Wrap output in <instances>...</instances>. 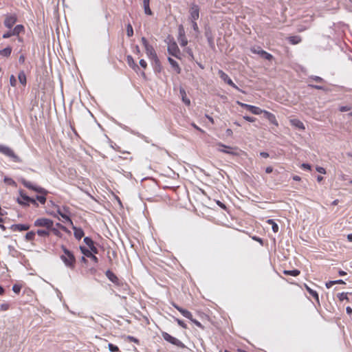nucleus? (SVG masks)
<instances>
[{
	"label": "nucleus",
	"instance_id": "obj_1",
	"mask_svg": "<svg viewBox=\"0 0 352 352\" xmlns=\"http://www.w3.org/2000/svg\"><path fill=\"white\" fill-rule=\"evenodd\" d=\"M21 183L27 188L32 190L36 192L41 194V195H37L36 197V201H39L41 204H45L46 202V195L48 193V191L45 188L35 186L32 184L30 182L26 180L25 179H21Z\"/></svg>",
	"mask_w": 352,
	"mask_h": 352
},
{
	"label": "nucleus",
	"instance_id": "obj_2",
	"mask_svg": "<svg viewBox=\"0 0 352 352\" xmlns=\"http://www.w3.org/2000/svg\"><path fill=\"white\" fill-rule=\"evenodd\" d=\"M63 254L60 255V259L65 265L70 270H74L76 265V259L72 252L69 250L66 247H61Z\"/></svg>",
	"mask_w": 352,
	"mask_h": 352
},
{
	"label": "nucleus",
	"instance_id": "obj_3",
	"mask_svg": "<svg viewBox=\"0 0 352 352\" xmlns=\"http://www.w3.org/2000/svg\"><path fill=\"white\" fill-rule=\"evenodd\" d=\"M141 41H142V45L144 47L145 52H146V54L148 58L154 62L155 67H158L159 71H160L161 69L160 61L157 57V53H156L155 49L151 44L148 43L147 39L145 37H142Z\"/></svg>",
	"mask_w": 352,
	"mask_h": 352
},
{
	"label": "nucleus",
	"instance_id": "obj_4",
	"mask_svg": "<svg viewBox=\"0 0 352 352\" xmlns=\"http://www.w3.org/2000/svg\"><path fill=\"white\" fill-rule=\"evenodd\" d=\"M0 153L7 157H9L13 162L19 163L21 162V159L15 154L14 151L10 147L0 144Z\"/></svg>",
	"mask_w": 352,
	"mask_h": 352
},
{
	"label": "nucleus",
	"instance_id": "obj_5",
	"mask_svg": "<svg viewBox=\"0 0 352 352\" xmlns=\"http://www.w3.org/2000/svg\"><path fill=\"white\" fill-rule=\"evenodd\" d=\"M20 196L16 199L17 203L23 206H28L30 204L35 206H38V204L35 199L31 198L26 195L23 190L19 191Z\"/></svg>",
	"mask_w": 352,
	"mask_h": 352
},
{
	"label": "nucleus",
	"instance_id": "obj_6",
	"mask_svg": "<svg viewBox=\"0 0 352 352\" xmlns=\"http://www.w3.org/2000/svg\"><path fill=\"white\" fill-rule=\"evenodd\" d=\"M173 307L177 309L178 310L185 318L189 319L190 321H192L197 327L201 329H204V327L202 325V324L199 322L198 320H197L196 319H194L192 318V314H191L190 311L185 309H183L182 307L178 306L176 304H173Z\"/></svg>",
	"mask_w": 352,
	"mask_h": 352
},
{
	"label": "nucleus",
	"instance_id": "obj_7",
	"mask_svg": "<svg viewBox=\"0 0 352 352\" xmlns=\"http://www.w3.org/2000/svg\"><path fill=\"white\" fill-rule=\"evenodd\" d=\"M34 226L44 229H52L54 226V221L45 217L38 218L34 221Z\"/></svg>",
	"mask_w": 352,
	"mask_h": 352
},
{
	"label": "nucleus",
	"instance_id": "obj_8",
	"mask_svg": "<svg viewBox=\"0 0 352 352\" xmlns=\"http://www.w3.org/2000/svg\"><path fill=\"white\" fill-rule=\"evenodd\" d=\"M168 52L170 55L181 59V52L179 49L177 43L174 40L169 41L167 47Z\"/></svg>",
	"mask_w": 352,
	"mask_h": 352
},
{
	"label": "nucleus",
	"instance_id": "obj_9",
	"mask_svg": "<svg viewBox=\"0 0 352 352\" xmlns=\"http://www.w3.org/2000/svg\"><path fill=\"white\" fill-rule=\"evenodd\" d=\"M17 21V16L16 14H7L5 15L3 24L5 27L11 29Z\"/></svg>",
	"mask_w": 352,
	"mask_h": 352
},
{
	"label": "nucleus",
	"instance_id": "obj_10",
	"mask_svg": "<svg viewBox=\"0 0 352 352\" xmlns=\"http://www.w3.org/2000/svg\"><path fill=\"white\" fill-rule=\"evenodd\" d=\"M218 74L219 76V77L225 82H226L228 85H229L230 86L232 87L233 88H234L235 89L239 91H241V92H243L241 89L239 88L238 86H236L234 82L232 80V79L228 76V75L227 74H226L223 70H219L218 72Z\"/></svg>",
	"mask_w": 352,
	"mask_h": 352
},
{
	"label": "nucleus",
	"instance_id": "obj_11",
	"mask_svg": "<svg viewBox=\"0 0 352 352\" xmlns=\"http://www.w3.org/2000/svg\"><path fill=\"white\" fill-rule=\"evenodd\" d=\"M177 41L182 47H185L188 44V39L185 34V31L182 25H179L178 29Z\"/></svg>",
	"mask_w": 352,
	"mask_h": 352
},
{
	"label": "nucleus",
	"instance_id": "obj_12",
	"mask_svg": "<svg viewBox=\"0 0 352 352\" xmlns=\"http://www.w3.org/2000/svg\"><path fill=\"white\" fill-rule=\"evenodd\" d=\"M58 214L71 226H73V221L69 217V211L68 207H63L62 210H57Z\"/></svg>",
	"mask_w": 352,
	"mask_h": 352
},
{
	"label": "nucleus",
	"instance_id": "obj_13",
	"mask_svg": "<svg viewBox=\"0 0 352 352\" xmlns=\"http://www.w3.org/2000/svg\"><path fill=\"white\" fill-rule=\"evenodd\" d=\"M162 336V338L166 341L171 343L173 345H175L177 346H181L182 345V342L180 340H179L176 338H174L173 336H170V334H168L166 332H163Z\"/></svg>",
	"mask_w": 352,
	"mask_h": 352
},
{
	"label": "nucleus",
	"instance_id": "obj_14",
	"mask_svg": "<svg viewBox=\"0 0 352 352\" xmlns=\"http://www.w3.org/2000/svg\"><path fill=\"white\" fill-rule=\"evenodd\" d=\"M80 250L85 256L90 258L95 263H97L98 262V257L95 255L96 254H94L92 251H90L84 246H80Z\"/></svg>",
	"mask_w": 352,
	"mask_h": 352
},
{
	"label": "nucleus",
	"instance_id": "obj_15",
	"mask_svg": "<svg viewBox=\"0 0 352 352\" xmlns=\"http://www.w3.org/2000/svg\"><path fill=\"white\" fill-rule=\"evenodd\" d=\"M190 19L191 21H197L199 17V8L196 4H192L190 8Z\"/></svg>",
	"mask_w": 352,
	"mask_h": 352
},
{
	"label": "nucleus",
	"instance_id": "obj_16",
	"mask_svg": "<svg viewBox=\"0 0 352 352\" xmlns=\"http://www.w3.org/2000/svg\"><path fill=\"white\" fill-rule=\"evenodd\" d=\"M219 146L218 151L221 153H228L233 155H237V153L233 151L234 149L232 147L229 146H226L221 142L217 144Z\"/></svg>",
	"mask_w": 352,
	"mask_h": 352
},
{
	"label": "nucleus",
	"instance_id": "obj_17",
	"mask_svg": "<svg viewBox=\"0 0 352 352\" xmlns=\"http://www.w3.org/2000/svg\"><path fill=\"white\" fill-rule=\"evenodd\" d=\"M30 228L28 224H13L10 226V230L13 232H21L28 230Z\"/></svg>",
	"mask_w": 352,
	"mask_h": 352
},
{
	"label": "nucleus",
	"instance_id": "obj_18",
	"mask_svg": "<svg viewBox=\"0 0 352 352\" xmlns=\"http://www.w3.org/2000/svg\"><path fill=\"white\" fill-rule=\"evenodd\" d=\"M84 243L89 248V250L92 251L94 254L98 253V248L94 245V241L88 236L84 238Z\"/></svg>",
	"mask_w": 352,
	"mask_h": 352
},
{
	"label": "nucleus",
	"instance_id": "obj_19",
	"mask_svg": "<svg viewBox=\"0 0 352 352\" xmlns=\"http://www.w3.org/2000/svg\"><path fill=\"white\" fill-rule=\"evenodd\" d=\"M263 113L264 114L265 117L270 121V123L276 126L278 125L276 116L273 113L265 110H264Z\"/></svg>",
	"mask_w": 352,
	"mask_h": 352
},
{
	"label": "nucleus",
	"instance_id": "obj_20",
	"mask_svg": "<svg viewBox=\"0 0 352 352\" xmlns=\"http://www.w3.org/2000/svg\"><path fill=\"white\" fill-rule=\"evenodd\" d=\"M251 52L254 54H258L261 55L262 57L268 60H271L273 58V56L272 54H269L268 52L263 50H261L259 52H256V50L255 48H252Z\"/></svg>",
	"mask_w": 352,
	"mask_h": 352
},
{
	"label": "nucleus",
	"instance_id": "obj_21",
	"mask_svg": "<svg viewBox=\"0 0 352 352\" xmlns=\"http://www.w3.org/2000/svg\"><path fill=\"white\" fill-rule=\"evenodd\" d=\"M126 63L135 72H138L139 70L138 65L135 63L134 59L131 55H128L126 56Z\"/></svg>",
	"mask_w": 352,
	"mask_h": 352
},
{
	"label": "nucleus",
	"instance_id": "obj_22",
	"mask_svg": "<svg viewBox=\"0 0 352 352\" xmlns=\"http://www.w3.org/2000/svg\"><path fill=\"white\" fill-rule=\"evenodd\" d=\"M72 226L74 230V235L75 238L78 240L81 239L84 236V234H85L82 229L80 228H77V227L74 226V225Z\"/></svg>",
	"mask_w": 352,
	"mask_h": 352
},
{
	"label": "nucleus",
	"instance_id": "obj_23",
	"mask_svg": "<svg viewBox=\"0 0 352 352\" xmlns=\"http://www.w3.org/2000/svg\"><path fill=\"white\" fill-rule=\"evenodd\" d=\"M168 60L170 65H171L172 68L175 71V72L177 74H179L182 72V69H181L179 64L177 63V62L175 61L174 59H173L170 57L168 58Z\"/></svg>",
	"mask_w": 352,
	"mask_h": 352
},
{
	"label": "nucleus",
	"instance_id": "obj_24",
	"mask_svg": "<svg viewBox=\"0 0 352 352\" xmlns=\"http://www.w3.org/2000/svg\"><path fill=\"white\" fill-rule=\"evenodd\" d=\"M150 1L151 0H142L144 13L148 16L153 15V12L150 8Z\"/></svg>",
	"mask_w": 352,
	"mask_h": 352
},
{
	"label": "nucleus",
	"instance_id": "obj_25",
	"mask_svg": "<svg viewBox=\"0 0 352 352\" xmlns=\"http://www.w3.org/2000/svg\"><path fill=\"white\" fill-rule=\"evenodd\" d=\"M12 31L14 36H19L20 34L25 32V27L23 25H16Z\"/></svg>",
	"mask_w": 352,
	"mask_h": 352
},
{
	"label": "nucleus",
	"instance_id": "obj_26",
	"mask_svg": "<svg viewBox=\"0 0 352 352\" xmlns=\"http://www.w3.org/2000/svg\"><path fill=\"white\" fill-rule=\"evenodd\" d=\"M290 123L292 126H294L299 129H301V130L305 129L304 124L298 119H292V120H290Z\"/></svg>",
	"mask_w": 352,
	"mask_h": 352
},
{
	"label": "nucleus",
	"instance_id": "obj_27",
	"mask_svg": "<svg viewBox=\"0 0 352 352\" xmlns=\"http://www.w3.org/2000/svg\"><path fill=\"white\" fill-rule=\"evenodd\" d=\"M107 277L113 283H118V278L117 276L111 270H107L105 273Z\"/></svg>",
	"mask_w": 352,
	"mask_h": 352
},
{
	"label": "nucleus",
	"instance_id": "obj_28",
	"mask_svg": "<svg viewBox=\"0 0 352 352\" xmlns=\"http://www.w3.org/2000/svg\"><path fill=\"white\" fill-rule=\"evenodd\" d=\"M36 233L41 237H48L50 235V229L38 228Z\"/></svg>",
	"mask_w": 352,
	"mask_h": 352
},
{
	"label": "nucleus",
	"instance_id": "obj_29",
	"mask_svg": "<svg viewBox=\"0 0 352 352\" xmlns=\"http://www.w3.org/2000/svg\"><path fill=\"white\" fill-rule=\"evenodd\" d=\"M305 287L306 290L309 292V294L317 301L319 302V296L318 294L316 291L311 289L308 285H305Z\"/></svg>",
	"mask_w": 352,
	"mask_h": 352
},
{
	"label": "nucleus",
	"instance_id": "obj_30",
	"mask_svg": "<svg viewBox=\"0 0 352 352\" xmlns=\"http://www.w3.org/2000/svg\"><path fill=\"white\" fill-rule=\"evenodd\" d=\"M248 111L254 115H260L264 111V110L260 109L259 107L253 105H250Z\"/></svg>",
	"mask_w": 352,
	"mask_h": 352
},
{
	"label": "nucleus",
	"instance_id": "obj_31",
	"mask_svg": "<svg viewBox=\"0 0 352 352\" xmlns=\"http://www.w3.org/2000/svg\"><path fill=\"white\" fill-rule=\"evenodd\" d=\"M289 42L292 45H296L301 42V38L299 36H292L288 38Z\"/></svg>",
	"mask_w": 352,
	"mask_h": 352
},
{
	"label": "nucleus",
	"instance_id": "obj_32",
	"mask_svg": "<svg viewBox=\"0 0 352 352\" xmlns=\"http://www.w3.org/2000/svg\"><path fill=\"white\" fill-rule=\"evenodd\" d=\"M267 223L272 226V230L274 233L278 232L279 228L278 224L274 221V219H268Z\"/></svg>",
	"mask_w": 352,
	"mask_h": 352
},
{
	"label": "nucleus",
	"instance_id": "obj_33",
	"mask_svg": "<svg viewBox=\"0 0 352 352\" xmlns=\"http://www.w3.org/2000/svg\"><path fill=\"white\" fill-rule=\"evenodd\" d=\"M283 274L287 276H297L300 274L298 270H284Z\"/></svg>",
	"mask_w": 352,
	"mask_h": 352
},
{
	"label": "nucleus",
	"instance_id": "obj_34",
	"mask_svg": "<svg viewBox=\"0 0 352 352\" xmlns=\"http://www.w3.org/2000/svg\"><path fill=\"white\" fill-rule=\"evenodd\" d=\"M12 53V48L10 47H7L1 50H0V55L6 57H8L10 56Z\"/></svg>",
	"mask_w": 352,
	"mask_h": 352
},
{
	"label": "nucleus",
	"instance_id": "obj_35",
	"mask_svg": "<svg viewBox=\"0 0 352 352\" xmlns=\"http://www.w3.org/2000/svg\"><path fill=\"white\" fill-rule=\"evenodd\" d=\"M18 78L19 82L25 86L26 85V76L24 72L21 71L19 73Z\"/></svg>",
	"mask_w": 352,
	"mask_h": 352
},
{
	"label": "nucleus",
	"instance_id": "obj_36",
	"mask_svg": "<svg viewBox=\"0 0 352 352\" xmlns=\"http://www.w3.org/2000/svg\"><path fill=\"white\" fill-rule=\"evenodd\" d=\"M36 232L34 231H30L26 233L25 234V239L28 241H34L35 239Z\"/></svg>",
	"mask_w": 352,
	"mask_h": 352
},
{
	"label": "nucleus",
	"instance_id": "obj_37",
	"mask_svg": "<svg viewBox=\"0 0 352 352\" xmlns=\"http://www.w3.org/2000/svg\"><path fill=\"white\" fill-rule=\"evenodd\" d=\"M338 298L340 301H343L344 300L349 301V299L348 298V293L346 292H342L338 294Z\"/></svg>",
	"mask_w": 352,
	"mask_h": 352
},
{
	"label": "nucleus",
	"instance_id": "obj_38",
	"mask_svg": "<svg viewBox=\"0 0 352 352\" xmlns=\"http://www.w3.org/2000/svg\"><path fill=\"white\" fill-rule=\"evenodd\" d=\"M180 92H181V94L182 96V100L184 101V102L186 104H187V105H190V100L188 98H186L185 91L184 90H181Z\"/></svg>",
	"mask_w": 352,
	"mask_h": 352
},
{
	"label": "nucleus",
	"instance_id": "obj_39",
	"mask_svg": "<svg viewBox=\"0 0 352 352\" xmlns=\"http://www.w3.org/2000/svg\"><path fill=\"white\" fill-rule=\"evenodd\" d=\"M108 348L111 352H120L119 348L111 343L108 344Z\"/></svg>",
	"mask_w": 352,
	"mask_h": 352
},
{
	"label": "nucleus",
	"instance_id": "obj_40",
	"mask_svg": "<svg viewBox=\"0 0 352 352\" xmlns=\"http://www.w3.org/2000/svg\"><path fill=\"white\" fill-rule=\"evenodd\" d=\"M126 34L129 37H131L133 34V30L131 24H128L126 27Z\"/></svg>",
	"mask_w": 352,
	"mask_h": 352
},
{
	"label": "nucleus",
	"instance_id": "obj_41",
	"mask_svg": "<svg viewBox=\"0 0 352 352\" xmlns=\"http://www.w3.org/2000/svg\"><path fill=\"white\" fill-rule=\"evenodd\" d=\"M51 233L54 234V235H56L57 236H59V237L61 236L60 232L58 229L54 228V226L52 227V229H50V234Z\"/></svg>",
	"mask_w": 352,
	"mask_h": 352
},
{
	"label": "nucleus",
	"instance_id": "obj_42",
	"mask_svg": "<svg viewBox=\"0 0 352 352\" xmlns=\"http://www.w3.org/2000/svg\"><path fill=\"white\" fill-rule=\"evenodd\" d=\"M175 321L177 322L178 325L180 326L181 327H182L184 329H187V325L183 320L176 318Z\"/></svg>",
	"mask_w": 352,
	"mask_h": 352
},
{
	"label": "nucleus",
	"instance_id": "obj_43",
	"mask_svg": "<svg viewBox=\"0 0 352 352\" xmlns=\"http://www.w3.org/2000/svg\"><path fill=\"white\" fill-rule=\"evenodd\" d=\"M10 309V305L8 303H3L0 306L1 311H7Z\"/></svg>",
	"mask_w": 352,
	"mask_h": 352
},
{
	"label": "nucleus",
	"instance_id": "obj_44",
	"mask_svg": "<svg viewBox=\"0 0 352 352\" xmlns=\"http://www.w3.org/2000/svg\"><path fill=\"white\" fill-rule=\"evenodd\" d=\"M14 36L13 33H12V30H10V31H8L7 32L4 33L3 34V38H8L11 36Z\"/></svg>",
	"mask_w": 352,
	"mask_h": 352
},
{
	"label": "nucleus",
	"instance_id": "obj_45",
	"mask_svg": "<svg viewBox=\"0 0 352 352\" xmlns=\"http://www.w3.org/2000/svg\"><path fill=\"white\" fill-rule=\"evenodd\" d=\"M10 85L12 87H15L16 86V80L15 78V77L12 75L10 78Z\"/></svg>",
	"mask_w": 352,
	"mask_h": 352
},
{
	"label": "nucleus",
	"instance_id": "obj_46",
	"mask_svg": "<svg viewBox=\"0 0 352 352\" xmlns=\"http://www.w3.org/2000/svg\"><path fill=\"white\" fill-rule=\"evenodd\" d=\"M236 103H237V104H239L241 107H243V108L246 109L247 110H248L250 109V104L243 103V102H241L240 101H237Z\"/></svg>",
	"mask_w": 352,
	"mask_h": 352
},
{
	"label": "nucleus",
	"instance_id": "obj_47",
	"mask_svg": "<svg viewBox=\"0 0 352 352\" xmlns=\"http://www.w3.org/2000/svg\"><path fill=\"white\" fill-rule=\"evenodd\" d=\"M243 119L250 122H253L256 120L255 118L248 116H243Z\"/></svg>",
	"mask_w": 352,
	"mask_h": 352
},
{
	"label": "nucleus",
	"instance_id": "obj_48",
	"mask_svg": "<svg viewBox=\"0 0 352 352\" xmlns=\"http://www.w3.org/2000/svg\"><path fill=\"white\" fill-rule=\"evenodd\" d=\"M316 170H317L318 173H321V174H326V170H325V168H323V167H321V166H317V167L316 168Z\"/></svg>",
	"mask_w": 352,
	"mask_h": 352
},
{
	"label": "nucleus",
	"instance_id": "obj_49",
	"mask_svg": "<svg viewBox=\"0 0 352 352\" xmlns=\"http://www.w3.org/2000/svg\"><path fill=\"white\" fill-rule=\"evenodd\" d=\"M12 290L14 293L19 294L21 291V287L17 285H14L12 287Z\"/></svg>",
	"mask_w": 352,
	"mask_h": 352
},
{
	"label": "nucleus",
	"instance_id": "obj_50",
	"mask_svg": "<svg viewBox=\"0 0 352 352\" xmlns=\"http://www.w3.org/2000/svg\"><path fill=\"white\" fill-rule=\"evenodd\" d=\"M351 109V107H348V106H342L340 107L339 110L341 111V112H345V111H348Z\"/></svg>",
	"mask_w": 352,
	"mask_h": 352
},
{
	"label": "nucleus",
	"instance_id": "obj_51",
	"mask_svg": "<svg viewBox=\"0 0 352 352\" xmlns=\"http://www.w3.org/2000/svg\"><path fill=\"white\" fill-rule=\"evenodd\" d=\"M140 65L144 69L147 67V63L144 59L140 60Z\"/></svg>",
	"mask_w": 352,
	"mask_h": 352
},
{
	"label": "nucleus",
	"instance_id": "obj_52",
	"mask_svg": "<svg viewBox=\"0 0 352 352\" xmlns=\"http://www.w3.org/2000/svg\"><path fill=\"white\" fill-rule=\"evenodd\" d=\"M127 339H128L129 341H131V342H135V343H136V344H139V340H138L137 338H134V337H133V336H129L127 337Z\"/></svg>",
	"mask_w": 352,
	"mask_h": 352
},
{
	"label": "nucleus",
	"instance_id": "obj_53",
	"mask_svg": "<svg viewBox=\"0 0 352 352\" xmlns=\"http://www.w3.org/2000/svg\"><path fill=\"white\" fill-rule=\"evenodd\" d=\"M192 28L195 31L198 32L199 28L196 21H191Z\"/></svg>",
	"mask_w": 352,
	"mask_h": 352
},
{
	"label": "nucleus",
	"instance_id": "obj_54",
	"mask_svg": "<svg viewBox=\"0 0 352 352\" xmlns=\"http://www.w3.org/2000/svg\"><path fill=\"white\" fill-rule=\"evenodd\" d=\"M311 79L314 80V81H316L317 82H321L323 81V79L319 76L311 77Z\"/></svg>",
	"mask_w": 352,
	"mask_h": 352
},
{
	"label": "nucleus",
	"instance_id": "obj_55",
	"mask_svg": "<svg viewBox=\"0 0 352 352\" xmlns=\"http://www.w3.org/2000/svg\"><path fill=\"white\" fill-rule=\"evenodd\" d=\"M56 226L65 232H68L67 228L59 223H56Z\"/></svg>",
	"mask_w": 352,
	"mask_h": 352
},
{
	"label": "nucleus",
	"instance_id": "obj_56",
	"mask_svg": "<svg viewBox=\"0 0 352 352\" xmlns=\"http://www.w3.org/2000/svg\"><path fill=\"white\" fill-rule=\"evenodd\" d=\"M325 285H326L327 288H331L333 285H334V281L331 280V281L327 282Z\"/></svg>",
	"mask_w": 352,
	"mask_h": 352
},
{
	"label": "nucleus",
	"instance_id": "obj_57",
	"mask_svg": "<svg viewBox=\"0 0 352 352\" xmlns=\"http://www.w3.org/2000/svg\"><path fill=\"white\" fill-rule=\"evenodd\" d=\"M301 168L307 170H311V166L308 164H302Z\"/></svg>",
	"mask_w": 352,
	"mask_h": 352
},
{
	"label": "nucleus",
	"instance_id": "obj_58",
	"mask_svg": "<svg viewBox=\"0 0 352 352\" xmlns=\"http://www.w3.org/2000/svg\"><path fill=\"white\" fill-rule=\"evenodd\" d=\"M309 87H311L312 88H314V89H318V90H320V89H322L323 87H321V86H319V85H311V84H309Z\"/></svg>",
	"mask_w": 352,
	"mask_h": 352
},
{
	"label": "nucleus",
	"instance_id": "obj_59",
	"mask_svg": "<svg viewBox=\"0 0 352 352\" xmlns=\"http://www.w3.org/2000/svg\"><path fill=\"white\" fill-rule=\"evenodd\" d=\"M217 204L218 206H219L221 208L223 209H226V206L224 204L221 203L220 201H217Z\"/></svg>",
	"mask_w": 352,
	"mask_h": 352
},
{
	"label": "nucleus",
	"instance_id": "obj_60",
	"mask_svg": "<svg viewBox=\"0 0 352 352\" xmlns=\"http://www.w3.org/2000/svg\"><path fill=\"white\" fill-rule=\"evenodd\" d=\"M273 171V168L272 166H267L266 168H265V172L267 173H271Z\"/></svg>",
	"mask_w": 352,
	"mask_h": 352
},
{
	"label": "nucleus",
	"instance_id": "obj_61",
	"mask_svg": "<svg viewBox=\"0 0 352 352\" xmlns=\"http://www.w3.org/2000/svg\"><path fill=\"white\" fill-rule=\"evenodd\" d=\"M19 61L20 63L23 64L25 62V56L23 55L20 56V57L19 58Z\"/></svg>",
	"mask_w": 352,
	"mask_h": 352
},
{
	"label": "nucleus",
	"instance_id": "obj_62",
	"mask_svg": "<svg viewBox=\"0 0 352 352\" xmlns=\"http://www.w3.org/2000/svg\"><path fill=\"white\" fill-rule=\"evenodd\" d=\"M260 155H261V157H265V158H267V157H269V154H268L267 153H266V152H261V153H260Z\"/></svg>",
	"mask_w": 352,
	"mask_h": 352
},
{
	"label": "nucleus",
	"instance_id": "obj_63",
	"mask_svg": "<svg viewBox=\"0 0 352 352\" xmlns=\"http://www.w3.org/2000/svg\"><path fill=\"white\" fill-rule=\"evenodd\" d=\"M346 313H347L349 315L351 314H352V309H351V307H347L346 308Z\"/></svg>",
	"mask_w": 352,
	"mask_h": 352
},
{
	"label": "nucleus",
	"instance_id": "obj_64",
	"mask_svg": "<svg viewBox=\"0 0 352 352\" xmlns=\"http://www.w3.org/2000/svg\"><path fill=\"white\" fill-rule=\"evenodd\" d=\"M347 239L349 241L352 242V233L347 235Z\"/></svg>",
	"mask_w": 352,
	"mask_h": 352
}]
</instances>
